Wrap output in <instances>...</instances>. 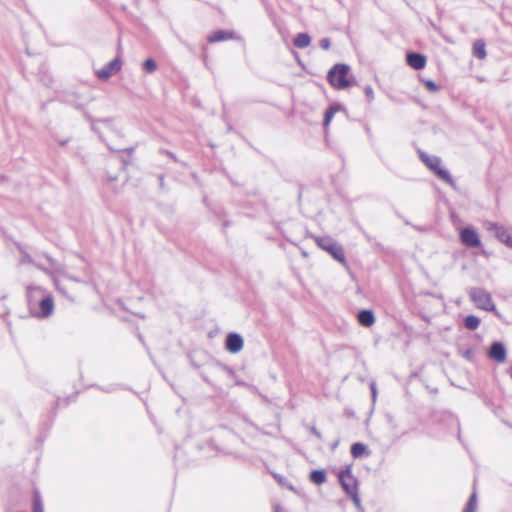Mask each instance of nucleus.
Segmentation results:
<instances>
[{"label":"nucleus","mask_w":512,"mask_h":512,"mask_svg":"<svg viewBox=\"0 0 512 512\" xmlns=\"http://www.w3.org/2000/svg\"><path fill=\"white\" fill-rule=\"evenodd\" d=\"M27 298L30 308L38 305L39 310L35 315L39 318L49 317L54 311V300L50 294L45 290L36 286H29L27 288Z\"/></svg>","instance_id":"nucleus-1"},{"label":"nucleus","mask_w":512,"mask_h":512,"mask_svg":"<svg viewBox=\"0 0 512 512\" xmlns=\"http://www.w3.org/2000/svg\"><path fill=\"white\" fill-rule=\"evenodd\" d=\"M339 481L345 493L351 497L354 505L359 511H363L361 500L358 492L357 479L352 475L351 469L347 467L345 470L339 472Z\"/></svg>","instance_id":"nucleus-2"},{"label":"nucleus","mask_w":512,"mask_h":512,"mask_svg":"<svg viewBox=\"0 0 512 512\" xmlns=\"http://www.w3.org/2000/svg\"><path fill=\"white\" fill-rule=\"evenodd\" d=\"M329 83L337 89H345L352 85L353 77L350 68L346 64H336L328 72Z\"/></svg>","instance_id":"nucleus-3"},{"label":"nucleus","mask_w":512,"mask_h":512,"mask_svg":"<svg viewBox=\"0 0 512 512\" xmlns=\"http://www.w3.org/2000/svg\"><path fill=\"white\" fill-rule=\"evenodd\" d=\"M469 297L477 308L494 312L499 315L492 300L491 294L483 288L474 287L469 290Z\"/></svg>","instance_id":"nucleus-4"},{"label":"nucleus","mask_w":512,"mask_h":512,"mask_svg":"<svg viewBox=\"0 0 512 512\" xmlns=\"http://www.w3.org/2000/svg\"><path fill=\"white\" fill-rule=\"evenodd\" d=\"M316 244L328 252L335 260L345 263V254L342 247L330 237H315Z\"/></svg>","instance_id":"nucleus-5"},{"label":"nucleus","mask_w":512,"mask_h":512,"mask_svg":"<svg viewBox=\"0 0 512 512\" xmlns=\"http://www.w3.org/2000/svg\"><path fill=\"white\" fill-rule=\"evenodd\" d=\"M420 158L425 163V165L440 179L444 180L450 185H454L453 179L451 178L449 172L441 167V159L439 157L429 156L422 152L420 153Z\"/></svg>","instance_id":"nucleus-6"},{"label":"nucleus","mask_w":512,"mask_h":512,"mask_svg":"<svg viewBox=\"0 0 512 512\" xmlns=\"http://www.w3.org/2000/svg\"><path fill=\"white\" fill-rule=\"evenodd\" d=\"M485 228L488 231L495 232V236L497 239L505 244L507 247L512 248V229L511 228H505L504 226H501L497 223L493 222H486Z\"/></svg>","instance_id":"nucleus-7"},{"label":"nucleus","mask_w":512,"mask_h":512,"mask_svg":"<svg viewBox=\"0 0 512 512\" xmlns=\"http://www.w3.org/2000/svg\"><path fill=\"white\" fill-rule=\"evenodd\" d=\"M460 240L467 247H479L481 244L478 233L470 227L460 230Z\"/></svg>","instance_id":"nucleus-8"},{"label":"nucleus","mask_w":512,"mask_h":512,"mask_svg":"<svg viewBox=\"0 0 512 512\" xmlns=\"http://www.w3.org/2000/svg\"><path fill=\"white\" fill-rule=\"evenodd\" d=\"M122 63L120 59L115 58L110 61L105 67L96 72L97 77L101 80H107L110 76L114 75L121 69Z\"/></svg>","instance_id":"nucleus-9"},{"label":"nucleus","mask_w":512,"mask_h":512,"mask_svg":"<svg viewBox=\"0 0 512 512\" xmlns=\"http://www.w3.org/2000/svg\"><path fill=\"white\" fill-rule=\"evenodd\" d=\"M488 356L490 359L498 363H504L507 358V351L505 346L501 342L492 343L488 352Z\"/></svg>","instance_id":"nucleus-10"},{"label":"nucleus","mask_w":512,"mask_h":512,"mask_svg":"<svg viewBox=\"0 0 512 512\" xmlns=\"http://www.w3.org/2000/svg\"><path fill=\"white\" fill-rule=\"evenodd\" d=\"M243 348V339L239 334L230 333L226 338V349L231 353H238Z\"/></svg>","instance_id":"nucleus-11"},{"label":"nucleus","mask_w":512,"mask_h":512,"mask_svg":"<svg viewBox=\"0 0 512 512\" xmlns=\"http://www.w3.org/2000/svg\"><path fill=\"white\" fill-rule=\"evenodd\" d=\"M406 59L408 65L416 70L422 69L426 65L425 56L418 53H410L407 55Z\"/></svg>","instance_id":"nucleus-12"},{"label":"nucleus","mask_w":512,"mask_h":512,"mask_svg":"<svg viewBox=\"0 0 512 512\" xmlns=\"http://www.w3.org/2000/svg\"><path fill=\"white\" fill-rule=\"evenodd\" d=\"M358 322L364 327H370L375 323V316L371 310H362L357 316Z\"/></svg>","instance_id":"nucleus-13"},{"label":"nucleus","mask_w":512,"mask_h":512,"mask_svg":"<svg viewBox=\"0 0 512 512\" xmlns=\"http://www.w3.org/2000/svg\"><path fill=\"white\" fill-rule=\"evenodd\" d=\"M293 43L297 48L303 49L310 45L311 38L307 33H299L294 38Z\"/></svg>","instance_id":"nucleus-14"},{"label":"nucleus","mask_w":512,"mask_h":512,"mask_svg":"<svg viewBox=\"0 0 512 512\" xmlns=\"http://www.w3.org/2000/svg\"><path fill=\"white\" fill-rule=\"evenodd\" d=\"M473 55L478 59L486 57L485 43L482 40H476L473 44Z\"/></svg>","instance_id":"nucleus-15"},{"label":"nucleus","mask_w":512,"mask_h":512,"mask_svg":"<svg viewBox=\"0 0 512 512\" xmlns=\"http://www.w3.org/2000/svg\"><path fill=\"white\" fill-rule=\"evenodd\" d=\"M232 37V35L226 31H223V30H219V31H216L214 33H212L208 40L210 42H219V41H224V40H227V39H230Z\"/></svg>","instance_id":"nucleus-16"},{"label":"nucleus","mask_w":512,"mask_h":512,"mask_svg":"<svg viewBox=\"0 0 512 512\" xmlns=\"http://www.w3.org/2000/svg\"><path fill=\"white\" fill-rule=\"evenodd\" d=\"M310 480L317 485H321L326 481V474L323 470H314L310 474Z\"/></svg>","instance_id":"nucleus-17"},{"label":"nucleus","mask_w":512,"mask_h":512,"mask_svg":"<svg viewBox=\"0 0 512 512\" xmlns=\"http://www.w3.org/2000/svg\"><path fill=\"white\" fill-rule=\"evenodd\" d=\"M465 327L469 330H475L480 324V319L474 315H469L464 320Z\"/></svg>","instance_id":"nucleus-18"},{"label":"nucleus","mask_w":512,"mask_h":512,"mask_svg":"<svg viewBox=\"0 0 512 512\" xmlns=\"http://www.w3.org/2000/svg\"><path fill=\"white\" fill-rule=\"evenodd\" d=\"M366 446L362 443H354L351 446V454L354 458L362 456L366 452Z\"/></svg>","instance_id":"nucleus-19"},{"label":"nucleus","mask_w":512,"mask_h":512,"mask_svg":"<svg viewBox=\"0 0 512 512\" xmlns=\"http://www.w3.org/2000/svg\"><path fill=\"white\" fill-rule=\"evenodd\" d=\"M477 507V495L473 492L463 512H475Z\"/></svg>","instance_id":"nucleus-20"},{"label":"nucleus","mask_w":512,"mask_h":512,"mask_svg":"<svg viewBox=\"0 0 512 512\" xmlns=\"http://www.w3.org/2000/svg\"><path fill=\"white\" fill-rule=\"evenodd\" d=\"M338 111V108L335 107V106H331L326 114H325V117H324V121H323V125L326 127L329 125V123L331 122L334 114Z\"/></svg>","instance_id":"nucleus-21"},{"label":"nucleus","mask_w":512,"mask_h":512,"mask_svg":"<svg viewBox=\"0 0 512 512\" xmlns=\"http://www.w3.org/2000/svg\"><path fill=\"white\" fill-rule=\"evenodd\" d=\"M143 69L148 73H153L157 69V64L153 59H147L143 62Z\"/></svg>","instance_id":"nucleus-22"},{"label":"nucleus","mask_w":512,"mask_h":512,"mask_svg":"<svg viewBox=\"0 0 512 512\" xmlns=\"http://www.w3.org/2000/svg\"><path fill=\"white\" fill-rule=\"evenodd\" d=\"M33 512H44L42 501L38 495L34 499Z\"/></svg>","instance_id":"nucleus-23"},{"label":"nucleus","mask_w":512,"mask_h":512,"mask_svg":"<svg viewBox=\"0 0 512 512\" xmlns=\"http://www.w3.org/2000/svg\"><path fill=\"white\" fill-rule=\"evenodd\" d=\"M424 85L427 88V90L430 92H436L439 90L438 85L432 80H425Z\"/></svg>","instance_id":"nucleus-24"},{"label":"nucleus","mask_w":512,"mask_h":512,"mask_svg":"<svg viewBox=\"0 0 512 512\" xmlns=\"http://www.w3.org/2000/svg\"><path fill=\"white\" fill-rule=\"evenodd\" d=\"M320 46L324 50H328L330 48V40L328 38L321 39Z\"/></svg>","instance_id":"nucleus-25"},{"label":"nucleus","mask_w":512,"mask_h":512,"mask_svg":"<svg viewBox=\"0 0 512 512\" xmlns=\"http://www.w3.org/2000/svg\"><path fill=\"white\" fill-rule=\"evenodd\" d=\"M365 94L367 95V97L372 100L374 98V92H373V89L372 87L368 86L365 88Z\"/></svg>","instance_id":"nucleus-26"},{"label":"nucleus","mask_w":512,"mask_h":512,"mask_svg":"<svg viewBox=\"0 0 512 512\" xmlns=\"http://www.w3.org/2000/svg\"><path fill=\"white\" fill-rule=\"evenodd\" d=\"M312 433L319 439L321 438V434L315 428H312Z\"/></svg>","instance_id":"nucleus-27"},{"label":"nucleus","mask_w":512,"mask_h":512,"mask_svg":"<svg viewBox=\"0 0 512 512\" xmlns=\"http://www.w3.org/2000/svg\"><path fill=\"white\" fill-rule=\"evenodd\" d=\"M372 394H373V396L375 397V395H376V390H375V388H374V387H372Z\"/></svg>","instance_id":"nucleus-28"},{"label":"nucleus","mask_w":512,"mask_h":512,"mask_svg":"<svg viewBox=\"0 0 512 512\" xmlns=\"http://www.w3.org/2000/svg\"><path fill=\"white\" fill-rule=\"evenodd\" d=\"M275 512H280V507L278 505L275 506Z\"/></svg>","instance_id":"nucleus-29"},{"label":"nucleus","mask_w":512,"mask_h":512,"mask_svg":"<svg viewBox=\"0 0 512 512\" xmlns=\"http://www.w3.org/2000/svg\"><path fill=\"white\" fill-rule=\"evenodd\" d=\"M54 282H55V285H56L57 289H59V283H58V281H57V280H55Z\"/></svg>","instance_id":"nucleus-30"}]
</instances>
